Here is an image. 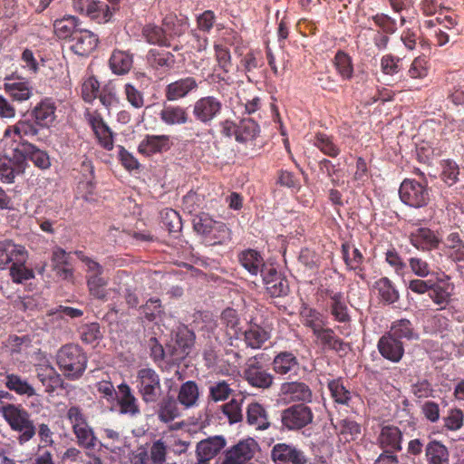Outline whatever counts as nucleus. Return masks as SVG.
Segmentation results:
<instances>
[{
  "instance_id": "5fc2aeb1",
  "label": "nucleus",
  "mask_w": 464,
  "mask_h": 464,
  "mask_svg": "<svg viewBox=\"0 0 464 464\" xmlns=\"http://www.w3.org/2000/svg\"><path fill=\"white\" fill-rule=\"evenodd\" d=\"M214 52L218 68L225 73L229 72L232 67V59L228 47L222 42L215 43Z\"/></svg>"
},
{
  "instance_id": "6e6552de",
  "label": "nucleus",
  "mask_w": 464,
  "mask_h": 464,
  "mask_svg": "<svg viewBox=\"0 0 464 464\" xmlns=\"http://www.w3.org/2000/svg\"><path fill=\"white\" fill-rule=\"evenodd\" d=\"M324 294L328 298L325 311L328 312L332 319L343 325L350 324L352 323V315L344 294L332 289H325Z\"/></svg>"
},
{
  "instance_id": "a19ab883",
  "label": "nucleus",
  "mask_w": 464,
  "mask_h": 464,
  "mask_svg": "<svg viewBox=\"0 0 464 464\" xmlns=\"http://www.w3.org/2000/svg\"><path fill=\"white\" fill-rule=\"evenodd\" d=\"M160 117L167 125L185 124L188 121L187 111L181 106H165L160 111Z\"/></svg>"
},
{
  "instance_id": "ea45409f",
  "label": "nucleus",
  "mask_w": 464,
  "mask_h": 464,
  "mask_svg": "<svg viewBox=\"0 0 464 464\" xmlns=\"http://www.w3.org/2000/svg\"><path fill=\"white\" fill-rule=\"evenodd\" d=\"M244 337L246 346L257 349L270 338V333L260 325L253 324L244 332Z\"/></svg>"
},
{
  "instance_id": "20e7f679",
  "label": "nucleus",
  "mask_w": 464,
  "mask_h": 464,
  "mask_svg": "<svg viewBox=\"0 0 464 464\" xmlns=\"http://www.w3.org/2000/svg\"><path fill=\"white\" fill-rule=\"evenodd\" d=\"M57 363L64 372L65 377H76L85 371L87 357L79 345L69 343L58 351Z\"/></svg>"
},
{
  "instance_id": "f3484780",
  "label": "nucleus",
  "mask_w": 464,
  "mask_h": 464,
  "mask_svg": "<svg viewBox=\"0 0 464 464\" xmlns=\"http://www.w3.org/2000/svg\"><path fill=\"white\" fill-rule=\"evenodd\" d=\"M56 103L51 97H44L32 109L30 116L42 129H49L56 119Z\"/></svg>"
},
{
  "instance_id": "ddd939ff",
  "label": "nucleus",
  "mask_w": 464,
  "mask_h": 464,
  "mask_svg": "<svg viewBox=\"0 0 464 464\" xmlns=\"http://www.w3.org/2000/svg\"><path fill=\"white\" fill-rule=\"evenodd\" d=\"M314 336V343L324 352L333 351L337 353H346L350 350V344L341 339L333 328L324 326Z\"/></svg>"
},
{
  "instance_id": "9d476101",
  "label": "nucleus",
  "mask_w": 464,
  "mask_h": 464,
  "mask_svg": "<svg viewBox=\"0 0 464 464\" xmlns=\"http://www.w3.org/2000/svg\"><path fill=\"white\" fill-rule=\"evenodd\" d=\"M85 119L91 126L98 144L106 150H111L114 147V133L102 116L97 111H87Z\"/></svg>"
},
{
  "instance_id": "f8f14e48",
  "label": "nucleus",
  "mask_w": 464,
  "mask_h": 464,
  "mask_svg": "<svg viewBox=\"0 0 464 464\" xmlns=\"http://www.w3.org/2000/svg\"><path fill=\"white\" fill-rule=\"evenodd\" d=\"M258 450V444L254 439L240 440L225 454L221 464H247Z\"/></svg>"
},
{
  "instance_id": "72a5a7b5",
  "label": "nucleus",
  "mask_w": 464,
  "mask_h": 464,
  "mask_svg": "<svg viewBox=\"0 0 464 464\" xmlns=\"http://www.w3.org/2000/svg\"><path fill=\"white\" fill-rule=\"evenodd\" d=\"M428 464H449V450L441 442L432 440L425 447Z\"/></svg>"
},
{
  "instance_id": "c9c22d12",
  "label": "nucleus",
  "mask_w": 464,
  "mask_h": 464,
  "mask_svg": "<svg viewBox=\"0 0 464 464\" xmlns=\"http://www.w3.org/2000/svg\"><path fill=\"white\" fill-rule=\"evenodd\" d=\"M55 34L60 39H72L74 33L81 28V23L75 16L69 15L54 21Z\"/></svg>"
},
{
  "instance_id": "052dcab7",
  "label": "nucleus",
  "mask_w": 464,
  "mask_h": 464,
  "mask_svg": "<svg viewBox=\"0 0 464 464\" xmlns=\"http://www.w3.org/2000/svg\"><path fill=\"white\" fill-rule=\"evenodd\" d=\"M220 323L227 328V331L232 332L228 333V334L237 337L238 333L240 331V321L238 314L235 309H225L220 315Z\"/></svg>"
},
{
  "instance_id": "0eeeda50",
  "label": "nucleus",
  "mask_w": 464,
  "mask_h": 464,
  "mask_svg": "<svg viewBox=\"0 0 464 464\" xmlns=\"http://www.w3.org/2000/svg\"><path fill=\"white\" fill-rule=\"evenodd\" d=\"M223 102L218 97L208 95L198 99L192 105L194 119L205 126H211L222 113Z\"/></svg>"
},
{
  "instance_id": "774afa93",
  "label": "nucleus",
  "mask_w": 464,
  "mask_h": 464,
  "mask_svg": "<svg viewBox=\"0 0 464 464\" xmlns=\"http://www.w3.org/2000/svg\"><path fill=\"white\" fill-rule=\"evenodd\" d=\"M430 70L429 61L425 56L416 57L408 70V75L412 79L425 78Z\"/></svg>"
},
{
  "instance_id": "3c124183",
  "label": "nucleus",
  "mask_w": 464,
  "mask_h": 464,
  "mask_svg": "<svg viewBox=\"0 0 464 464\" xmlns=\"http://www.w3.org/2000/svg\"><path fill=\"white\" fill-rule=\"evenodd\" d=\"M115 9L116 8L114 6L111 7L105 2L95 1L93 7L92 8L93 13H90L88 17L98 24H105L111 21Z\"/></svg>"
},
{
  "instance_id": "58836bf2",
  "label": "nucleus",
  "mask_w": 464,
  "mask_h": 464,
  "mask_svg": "<svg viewBox=\"0 0 464 464\" xmlns=\"http://www.w3.org/2000/svg\"><path fill=\"white\" fill-rule=\"evenodd\" d=\"M260 133V127L250 118L241 120L237 124L236 141L246 143L254 140Z\"/></svg>"
},
{
  "instance_id": "b1692460",
  "label": "nucleus",
  "mask_w": 464,
  "mask_h": 464,
  "mask_svg": "<svg viewBox=\"0 0 464 464\" xmlns=\"http://www.w3.org/2000/svg\"><path fill=\"white\" fill-rule=\"evenodd\" d=\"M380 353L387 360L398 362L404 354V346L401 340L395 339L390 334L382 335L377 344Z\"/></svg>"
},
{
  "instance_id": "cd10ccee",
  "label": "nucleus",
  "mask_w": 464,
  "mask_h": 464,
  "mask_svg": "<svg viewBox=\"0 0 464 464\" xmlns=\"http://www.w3.org/2000/svg\"><path fill=\"white\" fill-rule=\"evenodd\" d=\"M273 369L277 374L296 375L300 365L292 353L281 352L273 360Z\"/></svg>"
},
{
  "instance_id": "680f3d73",
  "label": "nucleus",
  "mask_w": 464,
  "mask_h": 464,
  "mask_svg": "<svg viewBox=\"0 0 464 464\" xmlns=\"http://www.w3.org/2000/svg\"><path fill=\"white\" fill-rule=\"evenodd\" d=\"M162 224L169 233L180 232L182 222L179 214L172 209L166 208L161 213Z\"/></svg>"
},
{
  "instance_id": "f257e3e1",
  "label": "nucleus",
  "mask_w": 464,
  "mask_h": 464,
  "mask_svg": "<svg viewBox=\"0 0 464 464\" xmlns=\"http://www.w3.org/2000/svg\"><path fill=\"white\" fill-rule=\"evenodd\" d=\"M0 413L12 430L19 433L17 440L23 445L35 435V427L30 413L17 404H1Z\"/></svg>"
},
{
  "instance_id": "473e14b6",
  "label": "nucleus",
  "mask_w": 464,
  "mask_h": 464,
  "mask_svg": "<svg viewBox=\"0 0 464 464\" xmlns=\"http://www.w3.org/2000/svg\"><path fill=\"white\" fill-rule=\"evenodd\" d=\"M378 442L386 451L400 450L401 449V432L397 427L385 426L381 430Z\"/></svg>"
},
{
  "instance_id": "4be33fe9",
  "label": "nucleus",
  "mask_w": 464,
  "mask_h": 464,
  "mask_svg": "<svg viewBox=\"0 0 464 464\" xmlns=\"http://www.w3.org/2000/svg\"><path fill=\"white\" fill-rule=\"evenodd\" d=\"M146 62L150 68L160 72L171 71L176 64L174 54L163 49L151 48L146 54Z\"/></svg>"
},
{
  "instance_id": "6ab92c4d",
  "label": "nucleus",
  "mask_w": 464,
  "mask_h": 464,
  "mask_svg": "<svg viewBox=\"0 0 464 464\" xmlns=\"http://www.w3.org/2000/svg\"><path fill=\"white\" fill-rule=\"evenodd\" d=\"M271 456L276 464H306L307 462V458L302 450L285 443L276 444Z\"/></svg>"
},
{
  "instance_id": "4d7b16f0",
  "label": "nucleus",
  "mask_w": 464,
  "mask_h": 464,
  "mask_svg": "<svg viewBox=\"0 0 464 464\" xmlns=\"http://www.w3.org/2000/svg\"><path fill=\"white\" fill-rule=\"evenodd\" d=\"M26 262L27 259H24L21 263H14V266L9 267L10 276L14 283L22 284L34 277L33 269L25 266Z\"/></svg>"
},
{
  "instance_id": "c756f323",
  "label": "nucleus",
  "mask_w": 464,
  "mask_h": 464,
  "mask_svg": "<svg viewBox=\"0 0 464 464\" xmlns=\"http://www.w3.org/2000/svg\"><path fill=\"white\" fill-rule=\"evenodd\" d=\"M111 72L117 75L127 74L133 65V55L127 51L114 50L109 59Z\"/></svg>"
},
{
  "instance_id": "8fccbe9b",
  "label": "nucleus",
  "mask_w": 464,
  "mask_h": 464,
  "mask_svg": "<svg viewBox=\"0 0 464 464\" xmlns=\"http://www.w3.org/2000/svg\"><path fill=\"white\" fill-rule=\"evenodd\" d=\"M441 180L449 187L453 186L459 181V167L453 160H443L440 162Z\"/></svg>"
},
{
  "instance_id": "e433bc0d",
  "label": "nucleus",
  "mask_w": 464,
  "mask_h": 464,
  "mask_svg": "<svg viewBox=\"0 0 464 464\" xmlns=\"http://www.w3.org/2000/svg\"><path fill=\"white\" fill-rule=\"evenodd\" d=\"M373 289L377 291L380 299L388 304L396 303L400 298L399 291L394 284L386 276L375 281Z\"/></svg>"
},
{
  "instance_id": "aec40b11",
  "label": "nucleus",
  "mask_w": 464,
  "mask_h": 464,
  "mask_svg": "<svg viewBox=\"0 0 464 464\" xmlns=\"http://www.w3.org/2000/svg\"><path fill=\"white\" fill-rule=\"evenodd\" d=\"M70 41V48L75 54L87 56L96 49L99 38L94 33L81 27Z\"/></svg>"
},
{
  "instance_id": "6e6d98bb",
  "label": "nucleus",
  "mask_w": 464,
  "mask_h": 464,
  "mask_svg": "<svg viewBox=\"0 0 464 464\" xmlns=\"http://www.w3.org/2000/svg\"><path fill=\"white\" fill-rule=\"evenodd\" d=\"M336 427L339 430V436L341 440H354L361 434L360 425L351 420H342Z\"/></svg>"
},
{
  "instance_id": "bf43d9fd",
  "label": "nucleus",
  "mask_w": 464,
  "mask_h": 464,
  "mask_svg": "<svg viewBox=\"0 0 464 464\" xmlns=\"http://www.w3.org/2000/svg\"><path fill=\"white\" fill-rule=\"evenodd\" d=\"M447 246L450 250V257L457 262L464 261V242L458 232L447 237Z\"/></svg>"
},
{
  "instance_id": "603ef678",
  "label": "nucleus",
  "mask_w": 464,
  "mask_h": 464,
  "mask_svg": "<svg viewBox=\"0 0 464 464\" xmlns=\"http://www.w3.org/2000/svg\"><path fill=\"white\" fill-rule=\"evenodd\" d=\"M263 360V354L248 359L246 364L245 377H272L270 373L266 372Z\"/></svg>"
},
{
  "instance_id": "e2e57ef3",
  "label": "nucleus",
  "mask_w": 464,
  "mask_h": 464,
  "mask_svg": "<svg viewBox=\"0 0 464 464\" xmlns=\"http://www.w3.org/2000/svg\"><path fill=\"white\" fill-rule=\"evenodd\" d=\"M140 392L146 401H154L161 394L159 379H142Z\"/></svg>"
},
{
  "instance_id": "f03ea898",
  "label": "nucleus",
  "mask_w": 464,
  "mask_h": 464,
  "mask_svg": "<svg viewBox=\"0 0 464 464\" xmlns=\"http://www.w3.org/2000/svg\"><path fill=\"white\" fill-rule=\"evenodd\" d=\"M75 255L86 266V284L90 295L95 299L103 302L107 301L108 290L106 286L108 279L102 276L104 272L103 266L87 256L82 251H76Z\"/></svg>"
},
{
  "instance_id": "37998d69",
  "label": "nucleus",
  "mask_w": 464,
  "mask_h": 464,
  "mask_svg": "<svg viewBox=\"0 0 464 464\" xmlns=\"http://www.w3.org/2000/svg\"><path fill=\"white\" fill-rule=\"evenodd\" d=\"M342 254L343 259L349 270H363L362 263L364 256L358 248L352 247L348 242H345L342 244Z\"/></svg>"
},
{
  "instance_id": "1a4fd4ad",
  "label": "nucleus",
  "mask_w": 464,
  "mask_h": 464,
  "mask_svg": "<svg viewBox=\"0 0 464 464\" xmlns=\"http://www.w3.org/2000/svg\"><path fill=\"white\" fill-rule=\"evenodd\" d=\"M195 342V334L188 327L182 326L178 328L173 344L170 346V354L169 362L172 363L170 367L178 364L181 360L189 353Z\"/></svg>"
},
{
  "instance_id": "69168bd1",
  "label": "nucleus",
  "mask_w": 464,
  "mask_h": 464,
  "mask_svg": "<svg viewBox=\"0 0 464 464\" xmlns=\"http://www.w3.org/2000/svg\"><path fill=\"white\" fill-rule=\"evenodd\" d=\"M127 102L135 109H140L145 104L143 92L132 82H126L123 87Z\"/></svg>"
},
{
  "instance_id": "a211bd4d",
  "label": "nucleus",
  "mask_w": 464,
  "mask_h": 464,
  "mask_svg": "<svg viewBox=\"0 0 464 464\" xmlns=\"http://www.w3.org/2000/svg\"><path fill=\"white\" fill-rule=\"evenodd\" d=\"M312 420L313 414L310 408L304 404L289 407L282 414V422L289 430L301 429Z\"/></svg>"
},
{
  "instance_id": "39448f33",
  "label": "nucleus",
  "mask_w": 464,
  "mask_h": 464,
  "mask_svg": "<svg viewBox=\"0 0 464 464\" xmlns=\"http://www.w3.org/2000/svg\"><path fill=\"white\" fill-rule=\"evenodd\" d=\"M399 196L401 202L409 207L424 208L430 200L428 181L419 182L412 179H405L400 186Z\"/></svg>"
},
{
  "instance_id": "4c0bfd02",
  "label": "nucleus",
  "mask_w": 464,
  "mask_h": 464,
  "mask_svg": "<svg viewBox=\"0 0 464 464\" xmlns=\"http://www.w3.org/2000/svg\"><path fill=\"white\" fill-rule=\"evenodd\" d=\"M302 324L309 328L313 335L326 326L323 314L315 308L304 306L300 312Z\"/></svg>"
},
{
  "instance_id": "dca6fc26",
  "label": "nucleus",
  "mask_w": 464,
  "mask_h": 464,
  "mask_svg": "<svg viewBox=\"0 0 464 464\" xmlns=\"http://www.w3.org/2000/svg\"><path fill=\"white\" fill-rule=\"evenodd\" d=\"M28 251L23 245L15 244L13 240L0 241V269H5L14 266V263H21L28 259Z\"/></svg>"
},
{
  "instance_id": "09e8293b",
  "label": "nucleus",
  "mask_w": 464,
  "mask_h": 464,
  "mask_svg": "<svg viewBox=\"0 0 464 464\" xmlns=\"http://www.w3.org/2000/svg\"><path fill=\"white\" fill-rule=\"evenodd\" d=\"M334 66L343 80H350L353 75L352 57L343 51H338L334 56Z\"/></svg>"
},
{
  "instance_id": "7ed1b4c3",
  "label": "nucleus",
  "mask_w": 464,
  "mask_h": 464,
  "mask_svg": "<svg viewBox=\"0 0 464 464\" xmlns=\"http://www.w3.org/2000/svg\"><path fill=\"white\" fill-rule=\"evenodd\" d=\"M66 419L76 437L77 444L87 450V456H91V450L96 447L98 439L86 417L79 408L71 407L66 413Z\"/></svg>"
},
{
  "instance_id": "338daca9",
  "label": "nucleus",
  "mask_w": 464,
  "mask_h": 464,
  "mask_svg": "<svg viewBox=\"0 0 464 464\" xmlns=\"http://www.w3.org/2000/svg\"><path fill=\"white\" fill-rule=\"evenodd\" d=\"M268 283L269 285L266 288V291L270 297H284L290 292L288 281L282 276L274 281H268Z\"/></svg>"
},
{
  "instance_id": "79ce46f5",
  "label": "nucleus",
  "mask_w": 464,
  "mask_h": 464,
  "mask_svg": "<svg viewBox=\"0 0 464 464\" xmlns=\"http://www.w3.org/2000/svg\"><path fill=\"white\" fill-rule=\"evenodd\" d=\"M118 388V401L121 413L132 416L139 413L137 401L130 393V388L123 383H121Z\"/></svg>"
},
{
  "instance_id": "2f4dec72",
  "label": "nucleus",
  "mask_w": 464,
  "mask_h": 464,
  "mask_svg": "<svg viewBox=\"0 0 464 464\" xmlns=\"http://www.w3.org/2000/svg\"><path fill=\"white\" fill-rule=\"evenodd\" d=\"M141 35L150 44L160 47L171 46L169 38L166 35V31L163 30L162 25L160 26L155 24H147L141 30Z\"/></svg>"
},
{
  "instance_id": "5701e85b",
  "label": "nucleus",
  "mask_w": 464,
  "mask_h": 464,
  "mask_svg": "<svg viewBox=\"0 0 464 464\" xmlns=\"http://www.w3.org/2000/svg\"><path fill=\"white\" fill-rule=\"evenodd\" d=\"M217 348L213 344L205 347L203 352L205 365L210 370L212 374L234 375L235 369H232L229 364L218 357Z\"/></svg>"
},
{
  "instance_id": "9b49d317",
  "label": "nucleus",
  "mask_w": 464,
  "mask_h": 464,
  "mask_svg": "<svg viewBox=\"0 0 464 464\" xmlns=\"http://www.w3.org/2000/svg\"><path fill=\"white\" fill-rule=\"evenodd\" d=\"M194 229L203 236H210L217 239L216 243H222L229 237V228L222 222H217L208 215L198 216L193 220Z\"/></svg>"
},
{
  "instance_id": "bb28decb",
  "label": "nucleus",
  "mask_w": 464,
  "mask_h": 464,
  "mask_svg": "<svg viewBox=\"0 0 464 464\" xmlns=\"http://www.w3.org/2000/svg\"><path fill=\"white\" fill-rule=\"evenodd\" d=\"M237 260L251 276H257L265 267L264 257L256 249L247 248L239 252Z\"/></svg>"
},
{
  "instance_id": "864d4df0",
  "label": "nucleus",
  "mask_w": 464,
  "mask_h": 464,
  "mask_svg": "<svg viewBox=\"0 0 464 464\" xmlns=\"http://www.w3.org/2000/svg\"><path fill=\"white\" fill-rule=\"evenodd\" d=\"M17 158L19 156L15 154V150H14V162L11 159L0 158V178L3 181L12 183L15 176L20 174L17 172Z\"/></svg>"
},
{
  "instance_id": "a18cd8bd",
  "label": "nucleus",
  "mask_w": 464,
  "mask_h": 464,
  "mask_svg": "<svg viewBox=\"0 0 464 464\" xmlns=\"http://www.w3.org/2000/svg\"><path fill=\"white\" fill-rule=\"evenodd\" d=\"M246 419L247 422L256 430H266L269 427L266 412L258 403H252L248 405Z\"/></svg>"
},
{
  "instance_id": "de8ad7c7",
  "label": "nucleus",
  "mask_w": 464,
  "mask_h": 464,
  "mask_svg": "<svg viewBox=\"0 0 464 464\" xmlns=\"http://www.w3.org/2000/svg\"><path fill=\"white\" fill-rule=\"evenodd\" d=\"M314 145L324 155L331 158H336L341 152L340 148L334 141V138L324 132L315 134Z\"/></svg>"
},
{
  "instance_id": "4468645a",
  "label": "nucleus",
  "mask_w": 464,
  "mask_h": 464,
  "mask_svg": "<svg viewBox=\"0 0 464 464\" xmlns=\"http://www.w3.org/2000/svg\"><path fill=\"white\" fill-rule=\"evenodd\" d=\"M3 89L14 101L18 102L29 100L33 96L34 91L28 80L14 74L5 78Z\"/></svg>"
},
{
  "instance_id": "13d9d810",
  "label": "nucleus",
  "mask_w": 464,
  "mask_h": 464,
  "mask_svg": "<svg viewBox=\"0 0 464 464\" xmlns=\"http://www.w3.org/2000/svg\"><path fill=\"white\" fill-rule=\"evenodd\" d=\"M198 398V389L196 383L188 381L184 383L179 391V401L186 407L193 406Z\"/></svg>"
},
{
  "instance_id": "c85d7f7f",
  "label": "nucleus",
  "mask_w": 464,
  "mask_h": 464,
  "mask_svg": "<svg viewBox=\"0 0 464 464\" xmlns=\"http://www.w3.org/2000/svg\"><path fill=\"white\" fill-rule=\"evenodd\" d=\"M40 125L36 124L34 120H20L15 124L8 126L4 131V138L11 137L12 135L18 136L20 139L24 137L34 138L38 136Z\"/></svg>"
},
{
  "instance_id": "423d86ee",
  "label": "nucleus",
  "mask_w": 464,
  "mask_h": 464,
  "mask_svg": "<svg viewBox=\"0 0 464 464\" xmlns=\"http://www.w3.org/2000/svg\"><path fill=\"white\" fill-rule=\"evenodd\" d=\"M17 158V172L24 173L28 166L26 160L33 162L34 166L41 170H47L52 166L49 153L39 149L36 145L28 141L21 142L20 148L15 149Z\"/></svg>"
},
{
  "instance_id": "c03bdc74",
  "label": "nucleus",
  "mask_w": 464,
  "mask_h": 464,
  "mask_svg": "<svg viewBox=\"0 0 464 464\" xmlns=\"http://www.w3.org/2000/svg\"><path fill=\"white\" fill-rule=\"evenodd\" d=\"M104 434V443H101V446L106 450L120 455L124 452L126 441L124 437L117 430L110 428L102 429Z\"/></svg>"
},
{
  "instance_id": "a878e982",
  "label": "nucleus",
  "mask_w": 464,
  "mask_h": 464,
  "mask_svg": "<svg viewBox=\"0 0 464 464\" xmlns=\"http://www.w3.org/2000/svg\"><path fill=\"white\" fill-rule=\"evenodd\" d=\"M161 24L170 42L172 39L183 35L189 27V22L187 16L177 15L173 13L165 15Z\"/></svg>"
},
{
  "instance_id": "7c9ffc66",
  "label": "nucleus",
  "mask_w": 464,
  "mask_h": 464,
  "mask_svg": "<svg viewBox=\"0 0 464 464\" xmlns=\"http://www.w3.org/2000/svg\"><path fill=\"white\" fill-rule=\"evenodd\" d=\"M226 441L222 437H213L201 440L197 446L198 460L208 462L225 447Z\"/></svg>"
},
{
  "instance_id": "412c9836",
  "label": "nucleus",
  "mask_w": 464,
  "mask_h": 464,
  "mask_svg": "<svg viewBox=\"0 0 464 464\" xmlns=\"http://www.w3.org/2000/svg\"><path fill=\"white\" fill-rule=\"evenodd\" d=\"M198 89L196 78L187 76L169 83L165 88V97L168 101H178L187 97Z\"/></svg>"
},
{
  "instance_id": "2eb2a0df",
  "label": "nucleus",
  "mask_w": 464,
  "mask_h": 464,
  "mask_svg": "<svg viewBox=\"0 0 464 464\" xmlns=\"http://www.w3.org/2000/svg\"><path fill=\"white\" fill-rule=\"evenodd\" d=\"M409 240L415 248L421 251L438 249L442 241L440 234L429 227H418L411 231Z\"/></svg>"
},
{
  "instance_id": "393cba45",
  "label": "nucleus",
  "mask_w": 464,
  "mask_h": 464,
  "mask_svg": "<svg viewBox=\"0 0 464 464\" xmlns=\"http://www.w3.org/2000/svg\"><path fill=\"white\" fill-rule=\"evenodd\" d=\"M169 149L170 141L168 135H146L138 146L139 153L145 156L161 153Z\"/></svg>"
},
{
  "instance_id": "f704fd0d",
  "label": "nucleus",
  "mask_w": 464,
  "mask_h": 464,
  "mask_svg": "<svg viewBox=\"0 0 464 464\" xmlns=\"http://www.w3.org/2000/svg\"><path fill=\"white\" fill-rule=\"evenodd\" d=\"M281 391L285 401H309L312 396L308 386L299 382L285 383Z\"/></svg>"
},
{
  "instance_id": "49530a36",
  "label": "nucleus",
  "mask_w": 464,
  "mask_h": 464,
  "mask_svg": "<svg viewBox=\"0 0 464 464\" xmlns=\"http://www.w3.org/2000/svg\"><path fill=\"white\" fill-rule=\"evenodd\" d=\"M388 334L401 341V339L411 340L417 339L418 337L411 322L408 319H401L393 322Z\"/></svg>"
},
{
  "instance_id": "0e129e2a",
  "label": "nucleus",
  "mask_w": 464,
  "mask_h": 464,
  "mask_svg": "<svg viewBox=\"0 0 464 464\" xmlns=\"http://www.w3.org/2000/svg\"><path fill=\"white\" fill-rule=\"evenodd\" d=\"M79 334L81 340L87 344H92L102 338L101 327L98 323H90L82 325L79 328Z\"/></svg>"
}]
</instances>
